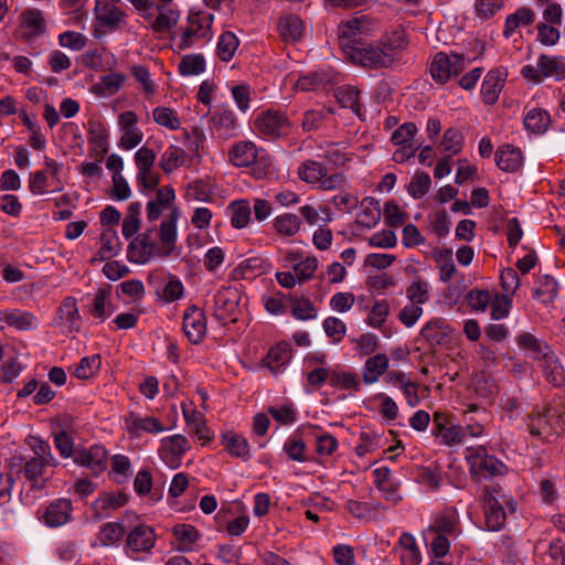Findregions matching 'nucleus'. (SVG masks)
<instances>
[{
	"mask_svg": "<svg viewBox=\"0 0 565 565\" xmlns=\"http://www.w3.org/2000/svg\"><path fill=\"white\" fill-rule=\"evenodd\" d=\"M180 212L173 207L167 220H163L159 228V238L162 252L157 245L154 231L150 230L136 236L129 244L127 258L130 263L143 265L156 256H169L174 249L178 237L177 221Z\"/></svg>",
	"mask_w": 565,
	"mask_h": 565,
	"instance_id": "nucleus-1",
	"label": "nucleus"
},
{
	"mask_svg": "<svg viewBox=\"0 0 565 565\" xmlns=\"http://www.w3.org/2000/svg\"><path fill=\"white\" fill-rule=\"evenodd\" d=\"M228 160L237 168L249 167L250 174L256 180H262L273 172V158L250 140L233 143L228 150Z\"/></svg>",
	"mask_w": 565,
	"mask_h": 565,
	"instance_id": "nucleus-2",
	"label": "nucleus"
},
{
	"mask_svg": "<svg viewBox=\"0 0 565 565\" xmlns=\"http://www.w3.org/2000/svg\"><path fill=\"white\" fill-rule=\"evenodd\" d=\"M529 433L536 438L547 440L565 430V405L561 402L534 409L526 417Z\"/></svg>",
	"mask_w": 565,
	"mask_h": 565,
	"instance_id": "nucleus-3",
	"label": "nucleus"
},
{
	"mask_svg": "<svg viewBox=\"0 0 565 565\" xmlns=\"http://www.w3.org/2000/svg\"><path fill=\"white\" fill-rule=\"evenodd\" d=\"M214 14L207 11H190L186 17V24L178 30L177 47L180 51L190 49L199 43H207L213 38L212 25Z\"/></svg>",
	"mask_w": 565,
	"mask_h": 565,
	"instance_id": "nucleus-4",
	"label": "nucleus"
},
{
	"mask_svg": "<svg viewBox=\"0 0 565 565\" xmlns=\"http://www.w3.org/2000/svg\"><path fill=\"white\" fill-rule=\"evenodd\" d=\"M465 458L472 479L478 482L495 476H503L507 472V466L494 456L489 455L484 446L467 447Z\"/></svg>",
	"mask_w": 565,
	"mask_h": 565,
	"instance_id": "nucleus-5",
	"label": "nucleus"
},
{
	"mask_svg": "<svg viewBox=\"0 0 565 565\" xmlns=\"http://www.w3.org/2000/svg\"><path fill=\"white\" fill-rule=\"evenodd\" d=\"M297 174L301 181L323 191L341 190L347 183V178L342 172L328 174L327 168L312 159L303 161L298 167Z\"/></svg>",
	"mask_w": 565,
	"mask_h": 565,
	"instance_id": "nucleus-6",
	"label": "nucleus"
},
{
	"mask_svg": "<svg viewBox=\"0 0 565 565\" xmlns=\"http://www.w3.org/2000/svg\"><path fill=\"white\" fill-rule=\"evenodd\" d=\"M344 50L353 63L364 67L387 68L395 63L392 54L386 52L381 42L377 44L353 42V45L344 44Z\"/></svg>",
	"mask_w": 565,
	"mask_h": 565,
	"instance_id": "nucleus-7",
	"label": "nucleus"
},
{
	"mask_svg": "<svg viewBox=\"0 0 565 565\" xmlns=\"http://www.w3.org/2000/svg\"><path fill=\"white\" fill-rule=\"evenodd\" d=\"M254 128L264 138L278 139L291 131V122L285 113L267 109L256 116Z\"/></svg>",
	"mask_w": 565,
	"mask_h": 565,
	"instance_id": "nucleus-8",
	"label": "nucleus"
},
{
	"mask_svg": "<svg viewBox=\"0 0 565 565\" xmlns=\"http://www.w3.org/2000/svg\"><path fill=\"white\" fill-rule=\"evenodd\" d=\"M124 552L134 559L140 554H149L156 545L154 530L146 524H138L125 534Z\"/></svg>",
	"mask_w": 565,
	"mask_h": 565,
	"instance_id": "nucleus-9",
	"label": "nucleus"
},
{
	"mask_svg": "<svg viewBox=\"0 0 565 565\" xmlns=\"http://www.w3.org/2000/svg\"><path fill=\"white\" fill-rule=\"evenodd\" d=\"M500 489L494 486L482 488L481 500L483 504L484 524L487 530L500 531L507 521V513L499 501Z\"/></svg>",
	"mask_w": 565,
	"mask_h": 565,
	"instance_id": "nucleus-10",
	"label": "nucleus"
},
{
	"mask_svg": "<svg viewBox=\"0 0 565 565\" xmlns=\"http://www.w3.org/2000/svg\"><path fill=\"white\" fill-rule=\"evenodd\" d=\"M433 433L438 443L447 447L461 445L466 441L462 425L454 423L451 416L443 412L434 414Z\"/></svg>",
	"mask_w": 565,
	"mask_h": 565,
	"instance_id": "nucleus-11",
	"label": "nucleus"
},
{
	"mask_svg": "<svg viewBox=\"0 0 565 565\" xmlns=\"http://www.w3.org/2000/svg\"><path fill=\"white\" fill-rule=\"evenodd\" d=\"M463 68L465 57L462 54L439 52L430 64V75L436 82L444 84L450 76L461 73Z\"/></svg>",
	"mask_w": 565,
	"mask_h": 565,
	"instance_id": "nucleus-12",
	"label": "nucleus"
},
{
	"mask_svg": "<svg viewBox=\"0 0 565 565\" xmlns=\"http://www.w3.org/2000/svg\"><path fill=\"white\" fill-rule=\"evenodd\" d=\"M344 510L362 523L380 522L385 519V507L376 499L370 501L348 499L344 502Z\"/></svg>",
	"mask_w": 565,
	"mask_h": 565,
	"instance_id": "nucleus-13",
	"label": "nucleus"
},
{
	"mask_svg": "<svg viewBox=\"0 0 565 565\" xmlns=\"http://www.w3.org/2000/svg\"><path fill=\"white\" fill-rule=\"evenodd\" d=\"M74 462L89 469L97 477L107 467V450L104 446L95 444L89 447H78L74 451Z\"/></svg>",
	"mask_w": 565,
	"mask_h": 565,
	"instance_id": "nucleus-14",
	"label": "nucleus"
},
{
	"mask_svg": "<svg viewBox=\"0 0 565 565\" xmlns=\"http://www.w3.org/2000/svg\"><path fill=\"white\" fill-rule=\"evenodd\" d=\"M19 34L22 40L31 42L46 33V20L43 11L29 8L19 15Z\"/></svg>",
	"mask_w": 565,
	"mask_h": 565,
	"instance_id": "nucleus-15",
	"label": "nucleus"
},
{
	"mask_svg": "<svg viewBox=\"0 0 565 565\" xmlns=\"http://www.w3.org/2000/svg\"><path fill=\"white\" fill-rule=\"evenodd\" d=\"M124 427L131 437H140L143 433L158 435L167 430L159 418L136 412H128L124 416Z\"/></svg>",
	"mask_w": 565,
	"mask_h": 565,
	"instance_id": "nucleus-16",
	"label": "nucleus"
},
{
	"mask_svg": "<svg viewBox=\"0 0 565 565\" xmlns=\"http://www.w3.org/2000/svg\"><path fill=\"white\" fill-rule=\"evenodd\" d=\"M276 31L282 42L296 44L305 40L307 24L295 13H284L278 18Z\"/></svg>",
	"mask_w": 565,
	"mask_h": 565,
	"instance_id": "nucleus-17",
	"label": "nucleus"
},
{
	"mask_svg": "<svg viewBox=\"0 0 565 565\" xmlns=\"http://www.w3.org/2000/svg\"><path fill=\"white\" fill-rule=\"evenodd\" d=\"M428 533H440L456 540L461 535L462 529L459 512L455 507H448L436 513L428 527Z\"/></svg>",
	"mask_w": 565,
	"mask_h": 565,
	"instance_id": "nucleus-18",
	"label": "nucleus"
},
{
	"mask_svg": "<svg viewBox=\"0 0 565 565\" xmlns=\"http://www.w3.org/2000/svg\"><path fill=\"white\" fill-rule=\"evenodd\" d=\"M190 449L189 440L181 434L164 437L160 440L159 456L171 468H178L181 459Z\"/></svg>",
	"mask_w": 565,
	"mask_h": 565,
	"instance_id": "nucleus-19",
	"label": "nucleus"
},
{
	"mask_svg": "<svg viewBox=\"0 0 565 565\" xmlns=\"http://www.w3.org/2000/svg\"><path fill=\"white\" fill-rule=\"evenodd\" d=\"M182 329L191 343L199 344L206 334V317L203 309L189 306L183 312Z\"/></svg>",
	"mask_w": 565,
	"mask_h": 565,
	"instance_id": "nucleus-20",
	"label": "nucleus"
},
{
	"mask_svg": "<svg viewBox=\"0 0 565 565\" xmlns=\"http://www.w3.org/2000/svg\"><path fill=\"white\" fill-rule=\"evenodd\" d=\"M94 13L97 26L104 32H114L125 23L126 14L115 2L96 1Z\"/></svg>",
	"mask_w": 565,
	"mask_h": 565,
	"instance_id": "nucleus-21",
	"label": "nucleus"
},
{
	"mask_svg": "<svg viewBox=\"0 0 565 565\" xmlns=\"http://www.w3.org/2000/svg\"><path fill=\"white\" fill-rule=\"evenodd\" d=\"M377 23L369 18L367 15H359L354 17L347 22H343L339 25V38L341 41V45L344 47V44L353 45V42H358L355 40L356 35L369 34L373 30H375Z\"/></svg>",
	"mask_w": 565,
	"mask_h": 565,
	"instance_id": "nucleus-22",
	"label": "nucleus"
},
{
	"mask_svg": "<svg viewBox=\"0 0 565 565\" xmlns=\"http://www.w3.org/2000/svg\"><path fill=\"white\" fill-rule=\"evenodd\" d=\"M340 74L332 68H320L300 76L297 81V88L303 92L324 89L328 85L337 83Z\"/></svg>",
	"mask_w": 565,
	"mask_h": 565,
	"instance_id": "nucleus-23",
	"label": "nucleus"
},
{
	"mask_svg": "<svg viewBox=\"0 0 565 565\" xmlns=\"http://www.w3.org/2000/svg\"><path fill=\"white\" fill-rule=\"evenodd\" d=\"M212 130L218 138L230 139L236 136L238 122L233 110L228 108H217L211 116Z\"/></svg>",
	"mask_w": 565,
	"mask_h": 565,
	"instance_id": "nucleus-24",
	"label": "nucleus"
},
{
	"mask_svg": "<svg viewBox=\"0 0 565 565\" xmlns=\"http://www.w3.org/2000/svg\"><path fill=\"white\" fill-rule=\"evenodd\" d=\"M220 443L232 458L244 462L252 458L249 443L242 434L233 430L224 431L221 434Z\"/></svg>",
	"mask_w": 565,
	"mask_h": 565,
	"instance_id": "nucleus-25",
	"label": "nucleus"
},
{
	"mask_svg": "<svg viewBox=\"0 0 565 565\" xmlns=\"http://www.w3.org/2000/svg\"><path fill=\"white\" fill-rule=\"evenodd\" d=\"M494 159L498 168L508 173L518 172L524 162L522 150L510 143L499 146Z\"/></svg>",
	"mask_w": 565,
	"mask_h": 565,
	"instance_id": "nucleus-26",
	"label": "nucleus"
},
{
	"mask_svg": "<svg viewBox=\"0 0 565 565\" xmlns=\"http://www.w3.org/2000/svg\"><path fill=\"white\" fill-rule=\"evenodd\" d=\"M182 413L189 428V433L196 437L202 445H206L213 439V434L206 426L204 415L195 408L182 406Z\"/></svg>",
	"mask_w": 565,
	"mask_h": 565,
	"instance_id": "nucleus-27",
	"label": "nucleus"
},
{
	"mask_svg": "<svg viewBox=\"0 0 565 565\" xmlns=\"http://www.w3.org/2000/svg\"><path fill=\"white\" fill-rule=\"evenodd\" d=\"M72 511L73 507L70 500L57 499L46 507L43 521L51 527L62 526L70 521Z\"/></svg>",
	"mask_w": 565,
	"mask_h": 565,
	"instance_id": "nucleus-28",
	"label": "nucleus"
},
{
	"mask_svg": "<svg viewBox=\"0 0 565 565\" xmlns=\"http://www.w3.org/2000/svg\"><path fill=\"white\" fill-rule=\"evenodd\" d=\"M57 315L64 333H71L79 330L81 316L75 298L66 297L60 305Z\"/></svg>",
	"mask_w": 565,
	"mask_h": 565,
	"instance_id": "nucleus-29",
	"label": "nucleus"
},
{
	"mask_svg": "<svg viewBox=\"0 0 565 565\" xmlns=\"http://www.w3.org/2000/svg\"><path fill=\"white\" fill-rule=\"evenodd\" d=\"M88 145L92 156L103 159L108 151V132L100 120L88 122Z\"/></svg>",
	"mask_w": 565,
	"mask_h": 565,
	"instance_id": "nucleus-30",
	"label": "nucleus"
},
{
	"mask_svg": "<svg viewBox=\"0 0 565 565\" xmlns=\"http://www.w3.org/2000/svg\"><path fill=\"white\" fill-rule=\"evenodd\" d=\"M505 74L499 70H490L483 78L481 85V97L486 105L497 103L499 95L504 86Z\"/></svg>",
	"mask_w": 565,
	"mask_h": 565,
	"instance_id": "nucleus-31",
	"label": "nucleus"
},
{
	"mask_svg": "<svg viewBox=\"0 0 565 565\" xmlns=\"http://www.w3.org/2000/svg\"><path fill=\"white\" fill-rule=\"evenodd\" d=\"M126 531L120 522L104 523L95 536L92 546L117 547L125 537Z\"/></svg>",
	"mask_w": 565,
	"mask_h": 565,
	"instance_id": "nucleus-32",
	"label": "nucleus"
},
{
	"mask_svg": "<svg viewBox=\"0 0 565 565\" xmlns=\"http://www.w3.org/2000/svg\"><path fill=\"white\" fill-rule=\"evenodd\" d=\"M395 551L399 555L402 565H419L422 562V553L416 539L408 532L402 533L395 545Z\"/></svg>",
	"mask_w": 565,
	"mask_h": 565,
	"instance_id": "nucleus-33",
	"label": "nucleus"
},
{
	"mask_svg": "<svg viewBox=\"0 0 565 565\" xmlns=\"http://www.w3.org/2000/svg\"><path fill=\"white\" fill-rule=\"evenodd\" d=\"M52 467L38 459H29L25 461L22 472L24 478L31 482V490L41 491L45 488L49 477H46V468Z\"/></svg>",
	"mask_w": 565,
	"mask_h": 565,
	"instance_id": "nucleus-34",
	"label": "nucleus"
},
{
	"mask_svg": "<svg viewBox=\"0 0 565 565\" xmlns=\"http://www.w3.org/2000/svg\"><path fill=\"white\" fill-rule=\"evenodd\" d=\"M175 200V193L171 185H164L157 190L156 199L147 204V217L149 221H156L162 212L167 210Z\"/></svg>",
	"mask_w": 565,
	"mask_h": 565,
	"instance_id": "nucleus-35",
	"label": "nucleus"
},
{
	"mask_svg": "<svg viewBox=\"0 0 565 565\" xmlns=\"http://www.w3.org/2000/svg\"><path fill=\"white\" fill-rule=\"evenodd\" d=\"M381 220V207L379 201L366 196L362 200L360 212L356 215V224L361 227L372 228Z\"/></svg>",
	"mask_w": 565,
	"mask_h": 565,
	"instance_id": "nucleus-36",
	"label": "nucleus"
},
{
	"mask_svg": "<svg viewBox=\"0 0 565 565\" xmlns=\"http://www.w3.org/2000/svg\"><path fill=\"white\" fill-rule=\"evenodd\" d=\"M388 358L384 353L375 354L369 358L362 370V379L365 384H373L386 373L388 369Z\"/></svg>",
	"mask_w": 565,
	"mask_h": 565,
	"instance_id": "nucleus-37",
	"label": "nucleus"
},
{
	"mask_svg": "<svg viewBox=\"0 0 565 565\" xmlns=\"http://www.w3.org/2000/svg\"><path fill=\"white\" fill-rule=\"evenodd\" d=\"M84 63L93 70H113L117 65V57L105 47L90 50L83 55Z\"/></svg>",
	"mask_w": 565,
	"mask_h": 565,
	"instance_id": "nucleus-38",
	"label": "nucleus"
},
{
	"mask_svg": "<svg viewBox=\"0 0 565 565\" xmlns=\"http://www.w3.org/2000/svg\"><path fill=\"white\" fill-rule=\"evenodd\" d=\"M189 161L188 153L177 145H170L161 154L159 166L164 173H171Z\"/></svg>",
	"mask_w": 565,
	"mask_h": 565,
	"instance_id": "nucleus-39",
	"label": "nucleus"
},
{
	"mask_svg": "<svg viewBox=\"0 0 565 565\" xmlns=\"http://www.w3.org/2000/svg\"><path fill=\"white\" fill-rule=\"evenodd\" d=\"M539 366L542 369L546 381L552 383L554 386H561L564 384V369L552 350L546 354V356L539 361Z\"/></svg>",
	"mask_w": 565,
	"mask_h": 565,
	"instance_id": "nucleus-40",
	"label": "nucleus"
},
{
	"mask_svg": "<svg viewBox=\"0 0 565 565\" xmlns=\"http://www.w3.org/2000/svg\"><path fill=\"white\" fill-rule=\"evenodd\" d=\"M516 343L521 350L527 352V354L540 361L542 358L551 351L550 347L542 340L535 338L532 333L524 332L516 337Z\"/></svg>",
	"mask_w": 565,
	"mask_h": 565,
	"instance_id": "nucleus-41",
	"label": "nucleus"
},
{
	"mask_svg": "<svg viewBox=\"0 0 565 565\" xmlns=\"http://www.w3.org/2000/svg\"><path fill=\"white\" fill-rule=\"evenodd\" d=\"M523 122L526 130L543 135L551 125V116L547 110L535 107L525 114Z\"/></svg>",
	"mask_w": 565,
	"mask_h": 565,
	"instance_id": "nucleus-42",
	"label": "nucleus"
},
{
	"mask_svg": "<svg viewBox=\"0 0 565 565\" xmlns=\"http://www.w3.org/2000/svg\"><path fill=\"white\" fill-rule=\"evenodd\" d=\"M291 359L290 345L286 342H280L275 347L270 348L264 364L273 372H278L282 366L289 363Z\"/></svg>",
	"mask_w": 565,
	"mask_h": 565,
	"instance_id": "nucleus-43",
	"label": "nucleus"
},
{
	"mask_svg": "<svg viewBox=\"0 0 565 565\" xmlns=\"http://www.w3.org/2000/svg\"><path fill=\"white\" fill-rule=\"evenodd\" d=\"M381 44L387 53L392 54L394 62H396L398 54L405 50L408 44L405 30L398 26L391 32L385 33L381 40Z\"/></svg>",
	"mask_w": 565,
	"mask_h": 565,
	"instance_id": "nucleus-44",
	"label": "nucleus"
},
{
	"mask_svg": "<svg viewBox=\"0 0 565 565\" xmlns=\"http://www.w3.org/2000/svg\"><path fill=\"white\" fill-rule=\"evenodd\" d=\"M227 211L230 212L231 225L234 228L241 230L248 225L250 221V203L246 199L233 201L228 204Z\"/></svg>",
	"mask_w": 565,
	"mask_h": 565,
	"instance_id": "nucleus-45",
	"label": "nucleus"
},
{
	"mask_svg": "<svg viewBox=\"0 0 565 565\" xmlns=\"http://www.w3.org/2000/svg\"><path fill=\"white\" fill-rule=\"evenodd\" d=\"M127 81V76L120 72H111L99 78L94 86V92L100 96H113L118 93Z\"/></svg>",
	"mask_w": 565,
	"mask_h": 565,
	"instance_id": "nucleus-46",
	"label": "nucleus"
},
{
	"mask_svg": "<svg viewBox=\"0 0 565 565\" xmlns=\"http://www.w3.org/2000/svg\"><path fill=\"white\" fill-rule=\"evenodd\" d=\"M448 334V326L444 319H431L420 330V335L433 347L443 343Z\"/></svg>",
	"mask_w": 565,
	"mask_h": 565,
	"instance_id": "nucleus-47",
	"label": "nucleus"
},
{
	"mask_svg": "<svg viewBox=\"0 0 565 565\" xmlns=\"http://www.w3.org/2000/svg\"><path fill=\"white\" fill-rule=\"evenodd\" d=\"M172 534L179 543V550L190 552L200 537V533L192 524H177L172 527Z\"/></svg>",
	"mask_w": 565,
	"mask_h": 565,
	"instance_id": "nucleus-48",
	"label": "nucleus"
},
{
	"mask_svg": "<svg viewBox=\"0 0 565 565\" xmlns=\"http://www.w3.org/2000/svg\"><path fill=\"white\" fill-rule=\"evenodd\" d=\"M128 502V495L124 492L103 493L94 501V510L99 514H108L124 507Z\"/></svg>",
	"mask_w": 565,
	"mask_h": 565,
	"instance_id": "nucleus-49",
	"label": "nucleus"
},
{
	"mask_svg": "<svg viewBox=\"0 0 565 565\" xmlns=\"http://www.w3.org/2000/svg\"><path fill=\"white\" fill-rule=\"evenodd\" d=\"M534 21L535 13L532 9L520 8L505 19L503 34L505 38H509L519 26L531 25Z\"/></svg>",
	"mask_w": 565,
	"mask_h": 565,
	"instance_id": "nucleus-50",
	"label": "nucleus"
},
{
	"mask_svg": "<svg viewBox=\"0 0 565 565\" xmlns=\"http://www.w3.org/2000/svg\"><path fill=\"white\" fill-rule=\"evenodd\" d=\"M90 315L99 321H105L114 312L110 294L106 289H98L94 296Z\"/></svg>",
	"mask_w": 565,
	"mask_h": 565,
	"instance_id": "nucleus-51",
	"label": "nucleus"
},
{
	"mask_svg": "<svg viewBox=\"0 0 565 565\" xmlns=\"http://www.w3.org/2000/svg\"><path fill=\"white\" fill-rule=\"evenodd\" d=\"M291 316L301 321L315 320L318 317V309L307 297H290Z\"/></svg>",
	"mask_w": 565,
	"mask_h": 565,
	"instance_id": "nucleus-52",
	"label": "nucleus"
},
{
	"mask_svg": "<svg viewBox=\"0 0 565 565\" xmlns=\"http://www.w3.org/2000/svg\"><path fill=\"white\" fill-rule=\"evenodd\" d=\"M463 142L465 137L462 132L455 127H450L445 130L438 147L440 151L451 157L462 150Z\"/></svg>",
	"mask_w": 565,
	"mask_h": 565,
	"instance_id": "nucleus-53",
	"label": "nucleus"
},
{
	"mask_svg": "<svg viewBox=\"0 0 565 565\" xmlns=\"http://www.w3.org/2000/svg\"><path fill=\"white\" fill-rule=\"evenodd\" d=\"M205 67L206 62L203 54H188L181 58L178 65V72L181 76L190 77L204 73Z\"/></svg>",
	"mask_w": 565,
	"mask_h": 565,
	"instance_id": "nucleus-54",
	"label": "nucleus"
},
{
	"mask_svg": "<svg viewBox=\"0 0 565 565\" xmlns=\"http://www.w3.org/2000/svg\"><path fill=\"white\" fill-rule=\"evenodd\" d=\"M158 17L153 20L151 28L156 33H166L177 25L180 13L166 6H157Z\"/></svg>",
	"mask_w": 565,
	"mask_h": 565,
	"instance_id": "nucleus-55",
	"label": "nucleus"
},
{
	"mask_svg": "<svg viewBox=\"0 0 565 565\" xmlns=\"http://www.w3.org/2000/svg\"><path fill=\"white\" fill-rule=\"evenodd\" d=\"M132 475L130 460L125 455H115L111 458V470L109 476L118 484L125 483Z\"/></svg>",
	"mask_w": 565,
	"mask_h": 565,
	"instance_id": "nucleus-56",
	"label": "nucleus"
},
{
	"mask_svg": "<svg viewBox=\"0 0 565 565\" xmlns=\"http://www.w3.org/2000/svg\"><path fill=\"white\" fill-rule=\"evenodd\" d=\"M472 386L476 395L487 401H492L499 392L495 381L486 373L477 375L472 381Z\"/></svg>",
	"mask_w": 565,
	"mask_h": 565,
	"instance_id": "nucleus-57",
	"label": "nucleus"
},
{
	"mask_svg": "<svg viewBox=\"0 0 565 565\" xmlns=\"http://www.w3.org/2000/svg\"><path fill=\"white\" fill-rule=\"evenodd\" d=\"M330 385L338 390L358 392L361 388V383L356 373L345 371H331Z\"/></svg>",
	"mask_w": 565,
	"mask_h": 565,
	"instance_id": "nucleus-58",
	"label": "nucleus"
},
{
	"mask_svg": "<svg viewBox=\"0 0 565 565\" xmlns=\"http://www.w3.org/2000/svg\"><path fill=\"white\" fill-rule=\"evenodd\" d=\"M239 45L237 36L231 32H223L217 41L216 53L221 61L228 62L235 55Z\"/></svg>",
	"mask_w": 565,
	"mask_h": 565,
	"instance_id": "nucleus-59",
	"label": "nucleus"
},
{
	"mask_svg": "<svg viewBox=\"0 0 565 565\" xmlns=\"http://www.w3.org/2000/svg\"><path fill=\"white\" fill-rule=\"evenodd\" d=\"M274 227L282 236H294L300 231L301 220L296 214L284 213L274 218Z\"/></svg>",
	"mask_w": 565,
	"mask_h": 565,
	"instance_id": "nucleus-60",
	"label": "nucleus"
},
{
	"mask_svg": "<svg viewBox=\"0 0 565 565\" xmlns=\"http://www.w3.org/2000/svg\"><path fill=\"white\" fill-rule=\"evenodd\" d=\"M153 120L157 125L164 127L171 131H175L181 127V120L175 109L164 106L156 107L152 110Z\"/></svg>",
	"mask_w": 565,
	"mask_h": 565,
	"instance_id": "nucleus-61",
	"label": "nucleus"
},
{
	"mask_svg": "<svg viewBox=\"0 0 565 565\" xmlns=\"http://www.w3.org/2000/svg\"><path fill=\"white\" fill-rule=\"evenodd\" d=\"M9 326L20 331L35 330L39 327L38 318L20 309L9 310Z\"/></svg>",
	"mask_w": 565,
	"mask_h": 565,
	"instance_id": "nucleus-62",
	"label": "nucleus"
},
{
	"mask_svg": "<svg viewBox=\"0 0 565 565\" xmlns=\"http://www.w3.org/2000/svg\"><path fill=\"white\" fill-rule=\"evenodd\" d=\"M102 246L98 255L102 259H109L116 256L120 249V241L117 233L111 228H106L100 235Z\"/></svg>",
	"mask_w": 565,
	"mask_h": 565,
	"instance_id": "nucleus-63",
	"label": "nucleus"
},
{
	"mask_svg": "<svg viewBox=\"0 0 565 565\" xmlns=\"http://www.w3.org/2000/svg\"><path fill=\"white\" fill-rule=\"evenodd\" d=\"M537 63L543 78L555 77L556 79H561L565 75V65L558 57L542 54Z\"/></svg>",
	"mask_w": 565,
	"mask_h": 565,
	"instance_id": "nucleus-64",
	"label": "nucleus"
}]
</instances>
